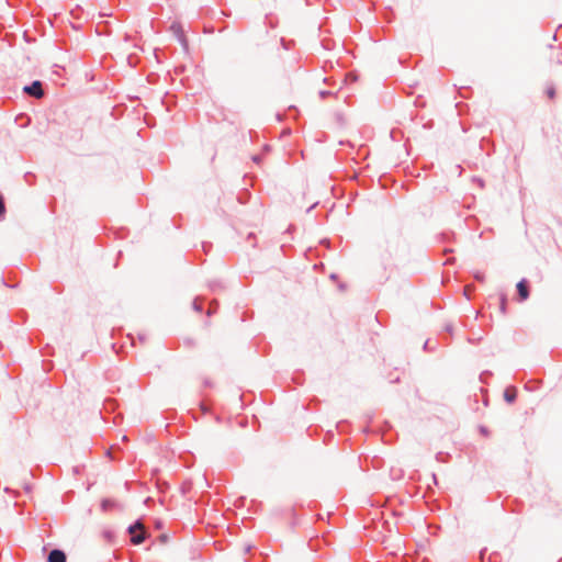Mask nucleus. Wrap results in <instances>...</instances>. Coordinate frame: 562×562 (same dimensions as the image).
<instances>
[{"label": "nucleus", "instance_id": "1", "mask_svg": "<svg viewBox=\"0 0 562 562\" xmlns=\"http://www.w3.org/2000/svg\"><path fill=\"white\" fill-rule=\"evenodd\" d=\"M127 531L131 535V542L134 546L143 543L147 537V532L140 521H135L128 527Z\"/></svg>", "mask_w": 562, "mask_h": 562}, {"label": "nucleus", "instance_id": "2", "mask_svg": "<svg viewBox=\"0 0 562 562\" xmlns=\"http://www.w3.org/2000/svg\"><path fill=\"white\" fill-rule=\"evenodd\" d=\"M23 91L24 93L35 99H41L44 95L43 85L38 80H35L31 85L25 86Z\"/></svg>", "mask_w": 562, "mask_h": 562}, {"label": "nucleus", "instance_id": "3", "mask_svg": "<svg viewBox=\"0 0 562 562\" xmlns=\"http://www.w3.org/2000/svg\"><path fill=\"white\" fill-rule=\"evenodd\" d=\"M517 292L520 301H525L529 297V285L526 279H522L517 283Z\"/></svg>", "mask_w": 562, "mask_h": 562}, {"label": "nucleus", "instance_id": "4", "mask_svg": "<svg viewBox=\"0 0 562 562\" xmlns=\"http://www.w3.org/2000/svg\"><path fill=\"white\" fill-rule=\"evenodd\" d=\"M66 553L59 549H53L47 557V562H66Z\"/></svg>", "mask_w": 562, "mask_h": 562}, {"label": "nucleus", "instance_id": "5", "mask_svg": "<svg viewBox=\"0 0 562 562\" xmlns=\"http://www.w3.org/2000/svg\"><path fill=\"white\" fill-rule=\"evenodd\" d=\"M517 397V391L514 386L507 387L504 392V398L507 403H514Z\"/></svg>", "mask_w": 562, "mask_h": 562}, {"label": "nucleus", "instance_id": "6", "mask_svg": "<svg viewBox=\"0 0 562 562\" xmlns=\"http://www.w3.org/2000/svg\"><path fill=\"white\" fill-rule=\"evenodd\" d=\"M116 507V502L110 498H104L101 501V509L103 512L112 510Z\"/></svg>", "mask_w": 562, "mask_h": 562}, {"label": "nucleus", "instance_id": "7", "mask_svg": "<svg viewBox=\"0 0 562 562\" xmlns=\"http://www.w3.org/2000/svg\"><path fill=\"white\" fill-rule=\"evenodd\" d=\"M192 307H193L194 311L201 313L203 311V303H202V301L199 297H196L193 301Z\"/></svg>", "mask_w": 562, "mask_h": 562}, {"label": "nucleus", "instance_id": "8", "mask_svg": "<svg viewBox=\"0 0 562 562\" xmlns=\"http://www.w3.org/2000/svg\"><path fill=\"white\" fill-rule=\"evenodd\" d=\"M4 214H5L4 199H3L2 194L0 193V220L3 218Z\"/></svg>", "mask_w": 562, "mask_h": 562}, {"label": "nucleus", "instance_id": "9", "mask_svg": "<svg viewBox=\"0 0 562 562\" xmlns=\"http://www.w3.org/2000/svg\"><path fill=\"white\" fill-rule=\"evenodd\" d=\"M217 306H218L217 302H212L210 307H209L207 315L210 316L213 313H215L216 310H217Z\"/></svg>", "mask_w": 562, "mask_h": 562}, {"label": "nucleus", "instance_id": "10", "mask_svg": "<svg viewBox=\"0 0 562 562\" xmlns=\"http://www.w3.org/2000/svg\"><path fill=\"white\" fill-rule=\"evenodd\" d=\"M547 94H548V97H549L550 99H552V98L554 97V94H555V90H554V88H553V87L548 88V90H547Z\"/></svg>", "mask_w": 562, "mask_h": 562}, {"label": "nucleus", "instance_id": "11", "mask_svg": "<svg viewBox=\"0 0 562 562\" xmlns=\"http://www.w3.org/2000/svg\"><path fill=\"white\" fill-rule=\"evenodd\" d=\"M424 349L426 351H432L434 350V347L430 346V341L427 340L425 344H424Z\"/></svg>", "mask_w": 562, "mask_h": 562}, {"label": "nucleus", "instance_id": "12", "mask_svg": "<svg viewBox=\"0 0 562 562\" xmlns=\"http://www.w3.org/2000/svg\"><path fill=\"white\" fill-rule=\"evenodd\" d=\"M331 93L329 91L322 90L319 91L321 99H325L327 95H330Z\"/></svg>", "mask_w": 562, "mask_h": 562}, {"label": "nucleus", "instance_id": "13", "mask_svg": "<svg viewBox=\"0 0 562 562\" xmlns=\"http://www.w3.org/2000/svg\"><path fill=\"white\" fill-rule=\"evenodd\" d=\"M216 286H220V283L213 282V283L210 284V288H211L212 291H215Z\"/></svg>", "mask_w": 562, "mask_h": 562}, {"label": "nucleus", "instance_id": "14", "mask_svg": "<svg viewBox=\"0 0 562 562\" xmlns=\"http://www.w3.org/2000/svg\"><path fill=\"white\" fill-rule=\"evenodd\" d=\"M481 432L484 435V436H487L488 435V431L485 427H481Z\"/></svg>", "mask_w": 562, "mask_h": 562}, {"label": "nucleus", "instance_id": "15", "mask_svg": "<svg viewBox=\"0 0 562 562\" xmlns=\"http://www.w3.org/2000/svg\"><path fill=\"white\" fill-rule=\"evenodd\" d=\"M207 247H211V245L203 244V249L205 252L207 251Z\"/></svg>", "mask_w": 562, "mask_h": 562}, {"label": "nucleus", "instance_id": "16", "mask_svg": "<svg viewBox=\"0 0 562 562\" xmlns=\"http://www.w3.org/2000/svg\"><path fill=\"white\" fill-rule=\"evenodd\" d=\"M446 330H447V331H451V330H452V326H451V325H447V326H446Z\"/></svg>", "mask_w": 562, "mask_h": 562}, {"label": "nucleus", "instance_id": "17", "mask_svg": "<svg viewBox=\"0 0 562 562\" xmlns=\"http://www.w3.org/2000/svg\"><path fill=\"white\" fill-rule=\"evenodd\" d=\"M4 491H5L7 493L11 492L9 487H5V488H4Z\"/></svg>", "mask_w": 562, "mask_h": 562}]
</instances>
